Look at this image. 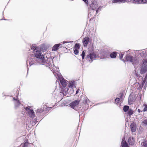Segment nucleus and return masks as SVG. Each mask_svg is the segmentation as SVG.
I'll return each instance as SVG.
<instances>
[{
    "label": "nucleus",
    "instance_id": "obj_1",
    "mask_svg": "<svg viewBox=\"0 0 147 147\" xmlns=\"http://www.w3.org/2000/svg\"><path fill=\"white\" fill-rule=\"evenodd\" d=\"M126 59L131 62L133 65L138 64L139 62V58L137 57H133L131 56H128L126 57Z\"/></svg>",
    "mask_w": 147,
    "mask_h": 147
},
{
    "label": "nucleus",
    "instance_id": "obj_2",
    "mask_svg": "<svg viewBox=\"0 0 147 147\" xmlns=\"http://www.w3.org/2000/svg\"><path fill=\"white\" fill-rule=\"evenodd\" d=\"M34 55L37 60L39 62H42L44 58V56L41 55V51L36 50L35 51Z\"/></svg>",
    "mask_w": 147,
    "mask_h": 147
},
{
    "label": "nucleus",
    "instance_id": "obj_3",
    "mask_svg": "<svg viewBox=\"0 0 147 147\" xmlns=\"http://www.w3.org/2000/svg\"><path fill=\"white\" fill-rule=\"evenodd\" d=\"M142 64L140 67V73L141 74L145 73L147 71V60L143 59Z\"/></svg>",
    "mask_w": 147,
    "mask_h": 147
},
{
    "label": "nucleus",
    "instance_id": "obj_4",
    "mask_svg": "<svg viewBox=\"0 0 147 147\" xmlns=\"http://www.w3.org/2000/svg\"><path fill=\"white\" fill-rule=\"evenodd\" d=\"M26 109L27 111L28 115L30 117L33 118H34L35 115L33 110L30 109L29 107H26Z\"/></svg>",
    "mask_w": 147,
    "mask_h": 147
},
{
    "label": "nucleus",
    "instance_id": "obj_5",
    "mask_svg": "<svg viewBox=\"0 0 147 147\" xmlns=\"http://www.w3.org/2000/svg\"><path fill=\"white\" fill-rule=\"evenodd\" d=\"M146 77L144 79L143 82L142 83V85H140L139 83H136L134 84V86L136 87V88H137L139 89H142V87L144 86V83L146 82Z\"/></svg>",
    "mask_w": 147,
    "mask_h": 147
},
{
    "label": "nucleus",
    "instance_id": "obj_6",
    "mask_svg": "<svg viewBox=\"0 0 147 147\" xmlns=\"http://www.w3.org/2000/svg\"><path fill=\"white\" fill-rule=\"evenodd\" d=\"M134 3L138 4L147 3V0H131Z\"/></svg>",
    "mask_w": 147,
    "mask_h": 147
},
{
    "label": "nucleus",
    "instance_id": "obj_7",
    "mask_svg": "<svg viewBox=\"0 0 147 147\" xmlns=\"http://www.w3.org/2000/svg\"><path fill=\"white\" fill-rule=\"evenodd\" d=\"M79 101L78 100H76L71 103L70 105L71 107L73 108L76 107L79 103Z\"/></svg>",
    "mask_w": 147,
    "mask_h": 147
},
{
    "label": "nucleus",
    "instance_id": "obj_8",
    "mask_svg": "<svg viewBox=\"0 0 147 147\" xmlns=\"http://www.w3.org/2000/svg\"><path fill=\"white\" fill-rule=\"evenodd\" d=\"M89 39L88 37H85L82 40L83 45L84 47H86L89 41Z\"/></svg>",
    "mask_w": 147,
    "mask_h": 147
},
{
    "label": "nucleus",
    "instance_id": "obj_9",
    "mask_svg": "<svg viewBox=\"0 0 147 147\" xmlns=\"http://www.w3.org/2000/svg\"><path fill=\"white\" fill-rule=\"evenodd\" d=\"M96 57V56L95 54L94 53H90L89 55H88L87 56V58H90L91 60V62H92V59H93L95 58Z\"/></svg>",
    "mask_w": 147,
    "mask_h": 147
},
{
    "label": "nucleus",
    "instance_id": "obj_10",
    "mask_svg": "<svg viewBox=\"0 0 147 147\" xmlns=\"http://www.w3.org/2000/svg\"><path fill=\"white\" fill-rule=\"evenodd\" d=\"M130 128L132 132H135L136 129V124L134 123H131L130 125Z\"/></svg>",
    "mask_w": 147,
    "mask_h": 147
},
{
    "label": "nucleus",
    "instance_id": "obj_11",
    "mask_svg": "<svg viewBox=\"0 0 147 147\" xmlns=\"http://www.w3.org/2000/svg\"><path fill=\"white\" fill-rule=\"evenodd\" d=\"M135 97H133L132 95H130L128 98V102L129 104H131L135 101Z\"/></svg>",
    "mask_w": 147,
    "mask_h": 147
},
{
    "label": "nucleus",
    "instance_id": "obj_12",
    "mask_svg": "<svg viewBox=\"0 0 147 147\" xmlns=\"http://www.w3.org/2000/svg\"><path fill=\"white\" fill-rule=\"evenodd\" d=\"M13 99L15 100V107L16 109H17L18 106V98H16L14 97L13 98Z\"/></svg>",
    "mask_w": 147,
    "mask_h": 147
},
{
    "label": "nucleus",
    "instance_id": "obj_13",
    "mask_svg": "<svg viewBox=\"0 0 147 147\" xmlns=\"http://www.w3.org/2000/svg\"><path fill=\"white\" fill-rule=\"evenodd\" d=\"M60 82L63 87H65L67 85V83L64 79L60 80Z\"/></svg>",
    "mask_w": 147,
    "mask_h": 147
},
{
    "label": "nucleus",
    "instance_id": "obj_14",
    "mask_svg": "<svg viewBox=\"0 0 147 147\" xmlns=\"http://www.w3.org/2000/svg\"><path fill=\"white\" fill-rule=\"evenodd\" d=\"M60 45L59 44H56L54 45L52 48V51H57L59 46Z\"/></svg>",
    "mask_w": 147,
    "mask_h": 147
},
{
    "label": "nucleus",
    "instance_id": "obj_15",
    "mask_svg": "<svg viewBox=\"0 0 147 147\" xmlns=\"http://www.w3.org/2000/svg\"><path fill=\"white\" fill-rule=\"evenodd\" d=\"M128 142L130 145H132L134 144V139L133 138H129L128 139Z\"/></svg>",
    "mask_w": 147,
    "mask_h": 147
},
{
    "label": "nucleus",
    "instance_id": "obj_16",
    "mask_svg": "<svg viewBox=\"0 0 147 147\" xmlns=\"http://www.w3.org/2000/svg\"><path fill=\"white\" fill-rule=\"evenodd\" d=\"M123 139L121 144L122 147H128L127 144L125 142L123 141Z\"/></svg>",
    "mask_w": 147,
    "mask_h": 147
},
{
    "label": "nucleus",
    "instance_id": "obj_17",
    "mask_svg": "<svg viewBox=\"0 0 147 147\" xmlns=\"http://www.w3.org/2000/svg\"><path fill=\"white\" fill-rule=\"evenodd\" d=\"M127 0H113L112 3H115L117 2H125Z\"/></svg>",
    "mask_w": 147,
    "mask_h": 147
},
{
    "label": "nucleus",
    "instance_id": "obj_18",
    "mask_svg": "<svg viewBox=\"0 0 147 147\" xmlns=\"http://www.w3.org/2000/svg\"><path fill=\"white\" fill-rule=\"evenodd\" d=\"M116 52H113L111 54L110 56L111 58H114L116 57Z\"/></svg>",
    "mask_w": 147,
    "mask_h": 147
},
{
    "label": "nucleus",
    "instance_id": "obj_19",
    "mask_svg": "<svg viewBox=\"0 0 147 147\" xmlns=\"http://www.w3.org/2000/svg\"><path fill=\"white\" fill-rule=\"evenodd\" d=\"M133 111L131 109H129L128 110V114L129 116L131 115L133 113Z\"/></svg>",
    "mask_w": 147,
    "mask_h": 147
},
{
    "label": "nucleus",
    "instance_id": "obj_20",
    "mask_svg": "<svg viewBox=\"0 0 147 147\" xmlns=\"http://www.w3.org/2000/svg\"><path fill=\"white\" fill-rule=\"evenodd\" d=\"M90 7L92 9L94 10L96 8L97 6L94 5V3H92L91 4Z\"/></svg>",
    "mask_w": 147,
    "mask_h": 147
},
{
    "label": "nucleus",
    "instance_id": "obj_21",
    "mask_svg": "<svg viewBox=\"0 0 147 147\" xmlns=\"http://www.w3.org/2000/svg\"><path fill=\"white\" fill-rule=\"evenodd\" d=\"M129 107L128 106H124L123 107V110L124 112H127L129 110Z\"/></svg>",
    "mask_w": 147,
    "mask_h": 147
},
{
    "label": "nucleus",
    "instance_id": "obj_22",
    "mask_svg": "<svg viewBox=\"0 0 147 147\" xmlns=\"http://www.w3.org/2000/svg\"><path fill=\"white\" fill-rule=\"evenodd\" d=\"M80 47V46L79 44L78 43H76L74 47L75 49H79Z\"/></svg>",
    "mask_w": 147,
    "mask_h": 147
},
{
    "label": "nucleus",
    "instance_id": "obj_23",
    "mask_svg": "<svg viewBox=\"0 0 147 147\" xmlns=\"http://www.w3.org/2000/svg\"><path fill=\"white\" fill-rule=\"evenodd\" d=\"M142 125H147V119L144 120L142 123Z\"/></svg>",
    "mask_w": 147,
    "mask_h": 147
},
{
    "label": "nucleus",
    "instance_id": "obj_24",
    "mask_svg": "<svg viewBox=\"0 0 147 147\" xmlns=\"http://www.w3.org/2000/svg\"><path fill=\"white\" fill-rule=\"evenodd\" d=\"M37 48L35 46H32L31 47V49H32L34 50V51L35 52L37 50Z\"/></svg>",
    "mask_w": 147,
    "mask_h": 147
},
{
    "label": "nucleus",
    "instance_id": "obj_25",
    "mask_svg": "<svg viewBox=\"0 0 147 147\" xmlns=\"http://www.w3.org/2000/svg\"><path fill=\"white\" fill-rule=\"evenodd\" d=\"M85 55V53L84 51H83L82 52V53L81 54V56L82 57V59H84V56Z\"/></svg>",
    "mask_w": 147,
    "mask_h": 147
},
{
    "label": "nucleus",
    "instance_id": "obj_26",
    "mask_svg": "<svg viewBox=\"0 0 147 147\" xmlns=\"http://www.w3.org/2000/svg\"><path fill=\"white\" fill-rule=\"evenodd\" d=\"M143 145L144 147H147V141L143 142Z\"/></svg>",
    "mask_w": 147,
    "mask_h": 147
},
{
    "label": "nucleus",
    "instance_id": "obj_27",
    "mask_svg": "<svg viewBox=\"0 0 147 147\" xmlns=\"http://www.w3.org/2000/svg\"><path fill=\"white\" fill-rule=\"evenodd\" d=\"M145 107L143 109L144 111H147V105H144Z\"/></svg>",
    "mask_w": 147,
    "mask_h": 147
},
{
    "label": "nucleus",
    "instance_id": "obj_28",
    "mask_svg": "<svg viewBox=\"0 0 147 147\" xmlns=\"http://www.w3.org/2000/svg\"><path fill=\"white\" fill-rule=\"evenodd\" d=\"M79 53L78 51V49H75L74 50V53L75 55H77Z\"/></svg>",
    "mask_w": 147,
    "mask_h": 147
},
{
    "label": "nucleus",
    "instance_id": "obj_29",
    "mask_svg": "<svg viewBox=\"0 0 147 147\" xmlns=\"http://www.w3.org/2000/svg\"><path fill=\"white\" fill-rule=\"evenodd\" d=\"M120 100V98H117L115 99V101L117 103L119 102V101Z\"/></svg>",
    "mask_w": 147,
    "mask_h": 147
},
{
    "label": "nucleus",
    "instance_id": "obj_30",
    "mask_svg": "<svg viewBox=\"0 0 147 147\" xmlns=\"http://www.w3.org/2000/svg\"><path fill=\"white\" fill-rule=\"evenodd\" d=\"M28 144L27 143L25 142L23 145V147H27Z\"/></svg>",
    "mask_w": 147,
    "mask_h": 147
},
{
    "label": "nucleus",
    "instance_id": "obj_31",
    "mask_svg": "<svg viewBox=\"0 0 147 147\" xmlns=\"http://www.w3.org/2000/svg\"><path fill=\"white\" fill-rule=\"evenodd\" d=\"M123 55V54L122 53H121V54H119V57L120 59H122Z\"/></svg>",
    "mask_w": 147,
    "mask_h": 147
},
{
    "label": "nucleus",
    "instance_id": "obj_32",
    "mask_svg": "<svg viewBox=\"0 0 147 147\" xmlns=\"http://www.w3.org/2000/svg\"><path fill=\"white\" fill-rule=\"evenodd\" d=\"M139 78H140V80H143V78L142 77H140Z\"/></svg>",
    "mask_w": 147,
    "mask_h": 147
},
{
    "label": "nucleus",
    "instance_id": "obj_33",
    "mask_svg": "<svg viewBox=\"0 0 147 147\" xmlns=\"http://www.w3.org/2000/svg\"><path fill=\"white\" fill-rule=\"evenodd\" d=\"M78 92V90H77L76 92V94H77Z\"/></svg>",
    "mask_w": 147,
    "mask_h": 147
},
{
    "label": "nucleus",
    "instance_id": "obj_34",
    "mask_svg": "<svg viewBox=\"0 0 147 147\" xmlns=\"http://www.w3.org/2000/svg\"><path fill=\"white\" fill-rule=\"evenodd\" d=\"M66 43V42H65V41H64V42H63V44H64V43Z\"/></svg>",
    "mask_w": 147,
    "mask_h": 147
},
{
    "label": "nucleus",
    "instance_id": "obj_35",
    "mask_svg": "<svg viewBox=\"0 0 147 147\" xmlns=\"http://www.w3.org/2000/svg\"><path fill=\"white\" fill-rule=\"evenodd\" d=\"M97 11H98V10H96V12L97 13Z\"/></svg>",
    "mask_w": 147,
    "mask_h": 147
},
{
    "label": "nucleus",
    "instance_id": "obj_36",
    "mask_svg": "<svg viewBox=\"0 0 147 147\" xmlns=\"http://www.w3.org/2000/svg\"><path fill=\"white\" fill-rule=\"evenodd\" d=\"M19 105H20V103H19Z\"/></svg>",
    "mask_w": 147,
    "mask_h": 147
}]
</instances>
